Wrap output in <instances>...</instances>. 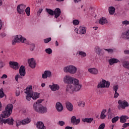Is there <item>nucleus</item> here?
<instances>
[{
	"label": "nucleus",
	"instance_id": "nucleus-1",
	"mask_svg": "<svg viewBox=\"0 0 129 129\" xmlns=\"http://www.w3.org/2000/svg\"><path fill=\"white\" fill-rule=\"evenodd\" d=\"M13 108H14V106L12 104H9L5 108V111H3L0 116V124H6V123H8L9 125H14V119L13 118H8L7 119V117H9L11 114H12V112H13Z\"/></svg>",
	"mask_w": 129,
	"mask_h": 129
},
{
	"label": "nucleus",
	"instance_id": "nucleus-2",
	"mask_svg": "<svg viewBox=\"0 0 129 129\" xmlns=\"http://www.w3.org/2000/svg\"><path fill=\"white\" fill-rule=\"evenodd\" d=\"M42 100H38L34 104L33 108L37 112H39V113H45L47 112V108L44 107L40 103H42Z\"/></svg>",
	"mask_w": 129,
	"mask_h": 129
},
{
	"label": "nucleus",
	"instance_id": "nucleus-3",
	"mask_svg": "<svg viewBox=\"0 0 129 129\" xmlns=\"http://www.w3.org/2000/svg\"><path fill=\"white\" fill-rule=\"evenodd\" d=\"M73 84L74 86L72 85H69L67 86L66 92H68V93L72 94L74 91H79V90L81 89V87H82V86L80 85L79 83H78V84L76 83Z\"/></svg>",
	"mask_w": 129,
	"mask_h": 129
},
{
	"label": "nucleus",
	"instance_id": "nucleus-4",
	"mask_svg": "<svg viewBox=\"0 0 129 129\" xmlns=\"http://www.w3.org/2000/svg\"><path fill=\"white\" fill-rule=\"evenodd\" d=\"M63 82L64 83H67L68 84H75L79 83V81L76 78H74L70 76H66L63 78Z\"/></svg>",
	"mask_w": 129,
	"mask_h": 129
},
{
	"label": "nucleus",
	"instance_id": "nucleus-5",
	"mask_svg": "<svg viewBox=\"0 0 129 129\" xmlns=\"http://www.w3.org/2000/svg\"><path fill=\"white\" fill-rule=\"evenodd\" d=\"M14 40H12V45H16L17 43H24L25 44H28L27 39L23 37L22 35H16L14 36Z\"/></svg>",
	"mask_w": 129,
	"mask_h": 129
},
{
	"label": "nucleus",
	"instance_id": "nucleus-6",
	"mask_svg": "<svg viewBox=\"0 0 129 129\" xmlns=\"http://www.w3.org/2000/svg\"><path fill=\"white\" fill-rule=\"evenodd\" d=\"M63 71L64 72H69L70 74H75L77 72V68L73 65L68 66L64 68Z\"/></svg>",
	"mask_w": 129,
	"mask_h": 129
},
{
	"label": "nucleus",
	"instance_id": "nucleus-7",
	"mask_svg": "<svg viewBox=\"0 0 129 129\" xmlns=\"http://www.w3.org/2000/svg\"><path fill=\"white\" fill-rule=\"evenodd\" d=\"M118 104H119L117 106L118 109L120 110V109H125L126 107H128L129 103L125 100H119L118 101Z\"/></svg>",
	"mask_w": 129,
	"mask_h": 129
},
{
	"label": "nucleus",
	"instance_id": "nucleus-8",
	"mask_svg": "<svg viewBox=\"0 0 129 129\" xmlns=\"http://www.w3.org/2000/svg\"><path fill=\"white\" fill-rule=\"evenodd\" d=\"M110 86V83L108 81H106L105 80H102V81L98 84V88H108Z\"/></svg>",
	"mask_w": 129,
	"mask_h": 129
},
{
	"label": "nucleus",
	"instance_id": "nucleus-9",
	"mask_svg": "<svg viewBox=\"0 0 129 129\" xmlns=\"http://www.w3.org/2000/svg\"><path fill=\"white\" fill-rule=\"evenodd\" d=\"M32 87L33 86H32L27 87L25 91V93L27 94V96H26V99L28 101H30V100H31V98H32Z\"/></svg>",
	"mask_w": 129,
	"mask_h": 129
},
{
	"label": "nucleus",
	"instance_id": "nucleus-10",
	"mask_svg": "<svg viewBox=\"0 0 129 129\" xmlns=\"http://www.w3.org/2000/svg\"><path fill=\"white\" fill-rule=\"evenodd\" d=\"M27 6L24 4H20L17 6V11L19 15H24L25 14V9Z\"/></svg>",
	"mask_w": 129,
	"mask_h": 129
},
{
	"label": "nucleus",
	"instance_id": "nucleus-11",
	"mask_svg": "<svg viewBox=\"0 0 129 129\" xmlns=\"http://www.w3.org/2000/svg\"><path fill=\"white\" fill-rule=\"evenodd\" d=\"M9 66L14 70H18V69L20 68V64H19L17 61H10L9 62Z\"/></svg>",
	"mask_w": 129,
	"mask_h": 129
},
{
	"label": "nucleus",
	"instance_id": "nucleus-12",
	"mask_svg": "<svg viewBox=\"0 0 129 129\" xmlns=\"http://www.w3.org/2000/svg\"><path fill=\"white\" fill-rule=\"evenodd\" d=\"M75 31H77V34H80V35H84L86 33V28L84 27H80L78 29H76Z\"/></svg>",
	"mask_w": 129,
	"mask_h": 129
},
{
	"label": "nucleus",
	"instance_id": "nucleus-13",
	"mask_svg": "<svg viewBox=\"0 0 129 129\" xmlns=\"http://www.w3.org/2000/svg\"><path fill=\"white\" fill-rule=\"evenodd\" d=\"M52 76V73L50 71H45L44 73L42 74V78L43 79H47L50 78Z\"/></svg>",
	"mask_w": 129,
	"mask_h": 129
},
{
	"label": "nucleus",
	"instance_id": "nucleus-14",
	"mask_svg": "<svg viewBox=\"0 0 129 129\" xmlns=\"http://www.w3.org/2000/svg\"><path fill=\"white\" fill-rule=\"evenodd\" d=\"M31 120H32L31 119V118H27L23 120L21 122H19L18 123V122H17V126H19L21 125V124H27L28 123H30V122H31Z\"/></svg>",
	"mask_w": 129,
	"mask_h": 129
},
{
	"label": "nucleus",
	"instance_id": "nucleus-15",
	"mask_svg": "<svg viewBox=\"0 0 129 129\" xmlns=\"http://www.w3.org/2000/svg\"><path fill=\"white\" fill-rule=\"evenodd\" d=\"M88 72L93 75H97L99 73L98 69L95 68L88 69Z\"/></svg>",
	"mask_w": 129,
	"mask_h": 129
},
{
	"label": "nucleus",
	"instance_id": "nucleus-16",
	"mask_svg": "<svg viewBox=\"0 0 129 129\" xmlns=\"http://www.w3.org/2000/svg\"><path fill=\"white\" fill-rule=\"evenodd\" d=\"M71 122L74 125H77L80 123V118L76 119L75 116H73L71 118Z\"/></svg>",
	"mask_w": 129,
	"mask_h": 129
},
{
	"label": "nucleus",
	"instance_id": "nucleus-17",
	"mask_svg": "<svg viewBox=\"0 0 129 129\" xmlns=\"http://www.w3.org/2000/svg\"><path fill=\"white\" fill-rule=\"evenodd\" d=\"M28 63L31 68H32L33 69H34V68H35L36 63L35 59L33 58L28 59Z\"/></svg>",
	"mask_w": 129,
	"mask_h": 129
},
{
	"label": "nucleus",
	"instance_id": "nucleus-18",
	"mask_svg": "<svg viewBox=\"0 0 129 129\" xmlns=\"http://www.w3.org/2000/svg\"><path fill=\"white\" fill-rule=\"evenodd\" d=\"M19 74L21 76H25L26 75V68L25 66H21L19 69Z\"/></svg>",
	"mask_w": 129,
	"mask_h": 129
},
{
	"label": "nucleus",
	"instance_id": "nucleus-19",
	"mask_svg": "<svg viewBox=\"0 0 129 129\" xmlns=\"http://www.w3.org/2000/svg\"><path fill=\"white\" fill-rule=\"evenodd\" d=\"M53 15H54V18L57 19L61 15V10L59 8H56L53 11Z\"/></svg>",
	"mask_w": 129,
	"mask_h": 129
},
{
	"label": "nucleus",
	"instance_id": "nucleus-20",
	"mask_svg": "<svg viewBox=\"0 0 129 129\" xmlns=\"http://www.w3.org/2000/svg\"><path fill=\"white\" fill-rule=\"evenodd\" d=\"M55 107L57 111L59 112H61V111L63 110V105H62V104L59 102H57L56 103Z\"/></svg>",
	"mask_w": 129,
	"mask_h": 129
},
{
	"label": "nucleus",
	"instance_id": "nucleus-21",
	"mask_svg": "<svg viewBox=\"0 0 129 129\" xmlns=\"http://www.w3.org/2000/svg\"><path fill=\"white\" fill-rule=\"evenodd\" d=\"M49 88H50L52 91H56L60 89V87L57 84H53L52 85H49Z\"/></svg>",
	"mask_w": 129,
	"mask_h": 129
},
{
	"label": "nucleus",
	"instance_id": "nucleus-22",
	"mask_svg": "<svg viewBox=\"0 0 129 129\" xmlns=\"http://www.w3.org/2000/svg\"><path fill=\"white\" fill-rule=\"evenodd\" d=\"M66 106L69 111H72L73 110V105L70 102H66Z\"/></svg>",
	"mask_w": 129,
	"mask_h": 129
},
{
	"label": "nucleus",
	"instance_id": "nucleus-23",
	"mask_svg": "<svg viewBox=\"0 0 129 129\" xmlns=\"http://www.w3.org/2000/svg\"><path fill=\"white\" fill-rule=\"evenodd\" d=\"M108 62L109 65L111 66L116 63H118V62H119V60L117 58H111L108 60Z\"/></svg>",
	"mask_w": 129,
	"mask_h": 129
},
{
	"label": "nucleus",
	"instance_id": "nucleus-24",
	"mask_svg": "<svg viewBox=\"0 0 129 129\" xmlns=\"http://www.w3.org/2000/svg\"><path fill=\"white\" fill-rule=\"evenodd\" d=\"M121 38L123 39H127L129 40V30L122 33Z\"/></svg>",
	"mask_w": 129,
	"mask_h": 129
},
{
	"label": "nucleus",
	"instance_id": "nucleus-25",
	"mask_svg": "<svg viewBox=\"0 0 129 129\" xmlns=\"http://www.w3.org/2000/svg\"><path fill=\"white\" fill-rule=\"evenodd\" d=\"M36 126L39 129H46V127L44 125V123L42 122L39 121L36 124Z\"/></svg>",
	"mask_w": 129,
	"mask_h": 129
},
{
	"label": "nucleus",
	"instance_id": "nucleus-26",
	"mask_svg": "<svg viewBox=\"0 0 129 129\" xmlns=\"http://www.w3.org/2000/svg\"><path fill=\"white\" fill-rule=\"evenodd\" d=\"M128 116L126 115L121 116L120 117V121L122 123H124V122H126V119H128Z\"/></svg>",
	"mask_w": 129,
	"mask_h": 129
},
{
	"label": "nucleus",
	"instance_id": "nucleus-27",
	"mask_svg": "<svg viewBox=\"0 0 129 129\" xmlns=\"http://www.w3.org/2000/svg\"><path fill=\"white\" fill-rule=\"evenodd\" d=\"M106 112V109H104L102 110L101 114H100L101 119H104V118H105V117H106V115H105Z\"/></svg>",
	"mask_w": 129,
	"mask_h": 129
},
{
	"label": "nucleus",
	"instance_id": "nucleus-28",
	"mask_svg": "<svg viewBox=\"0 0 129 129\" xmlns=\"http://www.w3.org/2000/svg\"><path fill=\"white\" fill-rule=\"evenodd\" d=\"M107 20L104 17H102L99 20V24H100V25H104V24H107Z\"/></svg>",
	"mask_w": 129,
	"mask_h": 129
},
{
	"label": "nucleus",
	"instance_id": "nucleus-29",
	"mask_svg": "<svg viewBox=\"0 0 129 129\" xmlns=\"http://www.w3.org/2000/svg\"><path fill=\"white\" fill-rule=\"evenodd\" d=\"M108 10L110 15H113L115 13V8L112 6L109 7Z\"/></svg>",
	"mask_w": 129,
	"mask_h": 129
},
{
	"label": "nucleus",
	"instance_id": "nucleus-30",
	"mask_svg": "<svg viewBox=\"0 0 129 129\" xmlns=\"http://www.w3.org/2000/svg\"><path fill=\"white\" fill-rule=\"evenodd\" d=\"M31 97L32 98L35 100L37 98H39V94L37 93H33L32 91V93H31Z\"/></svg>",
	"mask_w": 129,
	"mask_h": 129
},
{
	"label": "nucleus",
	"instance_id": "nucleus-31",
	"mask_svg": "<svg viewBox=\"0 0 129 129\" xmlns=\"http://www.w3.org/2000/svg\"><path fill=\"white\" fill-rule=\"evenodd\" d=\"M92 120H93V118H86L85 119H83L82 121L84 122H88V123H91L92 122Z\"/></svg>",
	"mask_w": 129,
	"mask_h": 129
},
{
	"label": "nucleus",
	"instance_id": "nucleus-32",
	"mask_svg": "<svg viewBox=\"0 0 129 129\" xmlns=\"http://www.w3.org/2000/svg\"><path fill=\"white\" fill-rule=\"evenodd\" d=\"M95 52H96L98 55H100V53H101V49L99 46H96L95 47Z\"/></svg>",
	"mask_w": 129,
	"mask_h": 129
},
{
	"label": "nucleus",
	"instance_id": "nucleus-33",
	"mask_svg": "<svg viewBox=\"0 0 129 129\" xmlns=\"http://www.w3.org/2000/svg\"><path fill=\"white\" fill-rule=\"evenodd\" d=\"M45 11L49 15H50V16H54V11L50 9L46 8L45 9Z\"/></svg>",
	"mask_w": 129,
	"mask_h": 129
},
{
	"label": "nucleus",
	"instance_id": "nucleus-34",
	"mask_svg": "<svg viewBox=\"0 0 129 129\" xmlns=\"http://www.w3.org/2000/svg\"><path fill=\"white\" fill-rule=\"evenodd\" d=\"M25 13L28 17H30L31 15L30 8L29 7H28L26 9H25Z\"/></svg>",
	"mask_w": 129,
	"mask_h": 129
},
{
	"label": "nucleus",
	"instance_id": "nucleus-35",
	"mask_svg": "<svg viewBox=\"0 0 129 129\" xmlns=\"http://www.w3.org/2000/svg\"><path fill=\"white\" fill-rule=\"evenodd\" d=\"M78 105L80 107H84L85 106V102L84 101H80L78 103Z\"/></svg>",
	"mask_w": 129,
	"mask_h": 129
},
{
	"label": "nucleus",
	"instance_id": "nucleus-36",
	"mask_svg": "<svg viewBox=\"0 0 129 129\" xmlns=\"http://www.w3.org/2000/svg\"><path fill=\"white\" fill-rule=\"evenodd\" d=\"M5 96V93H4V89L3 88L0 89V98H3Z\"/></svg>",
	"mask_w": 129,
	"mask_h": 129
},
{
	"label": "nucleus",
	"instance_id": "nucleus-37",
	"mask_svg": "<svg viewBox=\"0 0 129 129\" xmlns=\"http://www.w3.org/2000/svg\"><path fill=\"white\" fill-rule=\"evenodd\" d=\"M45 52L47 54H48V55H50V54H52V49L48 48L45 49Z\"/></svg>",
	"mask_w": 129,
	"mask_h": 129
},
{
	"label": "nucleus",
	"instance_id": "nucleus-38",
	"mask_svg": "<svg viewBox=\"0 0 129 129\" xmlns=\"http://www.w3.org/2000/svg\"><path fill=\"white\" fill-rule=\"evenodd\" d=\"M118 86L117 85H114L112 87V89L114 92H117V90H118Z\"/></svg>",
	"mask_w": 129,
	"mask_h": 129
},
{
	"label": "nucleus",
	"instance_id": "nucleus-39",
	"mask_svg": "<svg viewBox=\"0 0 129 129\" xmlns=\"http://www.w3.org/2000/svg\"><path fill=\"white\" fill-rule=\"evenodd\" d=\"M79 55L82 56V57H86V53L84 51H79Z\"/></svg>",
	"mask_w": 129,
	"mask_h": 129
},
{
	"label": "nucleus",
	"instance_id": "nucleus-40",
	"mask_svg": "<svg viewBox=\"0 0 129 129\" xmlns=\"http://www.w3.org/2000/svg\"><path fill=\"white\" fill-rule=\"evenodd\" d=\"M15 93L16 96H19L21 94V89L19 88H17Z\"/></svg>",
	"mask_w": 129,
	"mask_h": 129
},
{
	"label": "nucleus",
	"instance_id": "nucleus-41",
	"mask_svg": "<svg viewBox=\"0 0 129 129\" xmlns=\"http://www.w3.org/2000/svg\"><path fill=\"white\" fill-rule=\"evenodd\" d=\"M6 66V63H5V62L3 60L0 61V69H2V68H4Z\"/></svg>",
	"mask_w": 129,
	"mask_h": 129
},
{
	"label": "nucleus",
	"instance_id": "nucleus-42",
	"mask_svg": "<svg viewBox=\"0 0 129 129\" xmlns=\"http://www.w3.org/2000/svg\"><path fill=\"white\" fill-rule=\"evenodd\" d=\"M104 50H105V51H107L109 54H112V53H113V49L112 48L104 49Z\"/></svg>",
	"mask_w": 129,
	"mask_h": 129
},
{
	"label": "nucleus",
	"instance_id": "nucleus-43",
	"mask_svg": "<svg viewBox=\"0 0 129 129\" xmlns=\"http://www.w3.org/2000/svg\"><path fill=\"white\" fill-rule=\"evenodd\" d=\"M118 116H116L114 117V118H113L112 119V123H114V122H116V121H117V120H118Z\"/></svg>",
	"mask_w": 129,
	"mask_h": 129
},
{
	"label": "nucleus",
	"instance_id": "nucleus-44",
	"mask_svg": "<svg viewBox=\"0 0 129 129\" xmlns=\"http://www.w3.org/2000/svg\"><path fill=\"white\" fill-rule=\"evenodd\" d=\"M51 40H52V38L51 37H49V38L44 39V43H45V44H47V43H49V42H50L51 41Z\"/></svg>",
	"mask_w": 129,
	"mask_h": 129
},
{
	"label": "nucleus",
	"instance_id": "nucleus-45",
	"mask_svg": "<svg viewBox=\"0 0 129 129\" xmlns=\"http://www.w3.org/2000/svg\"><path fill=\"white\" fill-rule=\"evenodd\" d=\"M73 24L75 26H77V25H79V21L78 20H74L73 21Z\"/></svg>",
	"mask_w": 129,
	"mask_h": 129
},
{
	"label": "nucleus",
	"instance_id": "nucleus-46",
	"mask_svg": "<svg viewBox=\"0 0 129 129\" xmlns=\"http://www.w3.org/2000/svg\"><path fill=\"white\" fill-rule=\"evenodd\" d=\"M122 24L124 26H127V25H129V21L127 20H124L122 22Z\"/></svg>",
	"mask_w": 129,
	"mask_h": 129
},
{
	"label": "nucleus",
	"instance_id": "nucleus-47",
	"mask_svg": "<svg viewBox=\"0 0 129 129\" xmlns=\"http://www.w3.org/2000/svg\"><path fill=\"white\" fill-rule=\"evenodd\" d=\"M19 78H22L21 75L18 74L15 76V80L18 82L19 81Z\"/></svg>",
	"mask_w": 129,
	"mask_h": 129
},
{
	"label": "nucleus",
	"instance_id": "nucleus-48",
	"mask_svg": "<svg viewBox=\"0 0 129 129\" xmlns=\"http://www.w3.org/2000/svg\"><path fill=\"white\" fill-rule=\"evenodd\" d=\"M104 127H105V124L103 123L99 126L98 129H104Z\"/></svg>",
	"mask_w": 129,
	"mask_h": 129
},
{
	"label": "nucleus",
	"instance_id": "nucleus-49",
	"mask_svg": "<svg viewBox=\"0 0 129 129\" xmlns=\"http://www.w3.org/2000/svg\"><path fill=\"white\" fill-rule=\"evenodd\" d=\"M58 124H59V125H60V126H63V125H64L65 124V122H64L63 121H59Z\"/></svg>",
	"mask_w": 129,
	"mask_h": 129
},
{
	"label": "nucleus",
	"instance_id": "nucleus-50",
	"mask_svg": "<svg viewBox=\"0 0 129 129\" xmlns=\"http://www.w3.org/2000/svg\"><path fill=\"white\" fill-rule=\"evenodd\" d=\"M119 96V94L117 93V92H115V93L114 94V98H117Z\"/></svg>",
	"mask_w": 129,
	"mask_h": 129
},
{
	"label": "nucleus",
	"instance_id": "nucleus-51",
	"mask_svg": "<svg viewBox=\"0 0 129 129\" xmlns=\"http://www.w3.org/2000/svg\"><path fill=\"white\" fill-rule=\"evenodd\" d=\"M127 126H129V123H124L122 125V127H124V128H125L126 127H127Z\"/></svg>",
	"mask_w": 129,
	"mask_h": 129
},
{
	"label": "nucleus",
	"instance_id": "nucleus-52",
	"mask_svg": "<svg viewBox=\"0 0 129 129\" xmlns=\"http://www.w3.org/2000/svg\"><path fill=\"white\" fill-rule=\"evenodd\" d=\"M7 78H8V75L6 74H4L1 77L2 79H7Z\"/></svg>",
	"mask_w": 129,
	"mask_h": 129
},
{
	"label": "nucleus",
	"instance_id": "nucleus-53",
	"mask_svg": "<svg viewBox=\"0 0 129 129\" xmlns=\"http://www.w3.org/2000/svg\"><path fill=\"white\" fill-rule=\"evenodd\" d=\"M34 49H35V45L32 44L30 47V51H34Z\"/></svg>",
	"mask_w": 129,
	"mask_h": 129
},
{
	"label": "nucleus",
	"instance_id": "nucleus-54",
	"mask_svg": "<svg viewBox=\"0 0 129 129\" xmlns=\"http://www.w3.org/2000/svg\"><path fill=\"white\" fill-rule=\"evenodd\" d=\"M1 37H2V38H4V37H6V36H7V34L5 32H3L1 34Z\"/></svg>",
	"mask_w": 129,
	"mask_h": 129
},
{
	"label": "nucleus",
	"instance_id": "nucleus-55",
	"mask_svg": "<svg viewBox=\"0 0 129 129\" xmlns=\"http://www.w3.org/2000/svg\"><path fill=\"white\" fill-rule=\"evenodd\" d=\"M2 28H3V22L0 20V31L2 30Z\"/></svg>",
	"mask_w": 129,
	"mask_h": 129
},
{
	"label": "nucleus",
	"instance_id": "nucleus-56",
	"mask_svg": "<svg viewBox=\"0 0 129 129\" xmlns=\"http://www.w3.org/2000/svg\"><path fill=\"white\" fill-rule=\"evenodd\" d=\"M73 128V127L72 126H67L65 127V129H72Z\"/></svg>",
	"mask_w": 129,
	"mask_h": 129
},
{
	"label": "nucleus",
	"instance_id": "nucleus-57",
	"mask_svg": "<svg viewBox=\"0 0 129 129\" xmlns=\"http://www.w3.org/2000/svg\"><path fill=\"white\" fill-rule=\"evenodd\" d=\"M43 12V9H40L37 12L38 14H41Z\"/></svg>",
	"mask_w": 129,
	"mask_h": 129
},
{
	"label": "nucleus",
	"instance_id": "nucleus-58",
	"mask_svg": "<svg viewBox=\"0 0 129 129\" xmlns=\"http://www.w3.org/2000/svg\"><path fill=\"white\" fill-rule=\"evenodd\" d=\"M2 110H3V107H2V103L0 102V111H2Z\"/></svg>",
	"mask_w": 129,
	"mask_h": 129
},
{
	"label": "nucleus",
	"instance_id": "nucleus-59",
	"mask_svg": "<svg viewBox=\"0 0 129 129\" xmlns=\"http://www.w3.org/2000/svg\"><path fill=\"white\" fill-rule=\"evenodd\" d=\"M81 0H74V3L76 4L77 3H79Z\"/></svg>",
	"mask_w": 129,
	"mask_h": 129
},
{
	"label": "nucleus",
	"instance_id": "nucleus-60",
	"mask_svg": "<svg viewBox=\"0 0 129 129\" xmlns=\"http://www.w3.org/2000/svg\"><path fill=\"white\" fill-rule=\"evenodd\" d=\"M124 53L125 54H129V50H125Z\"/></svg>",
	"mask_w": 129,
	"mask_h": 129
},
{
	"label": "nucleus",
	"instance_id": "nucleus-61",
	"mask_svg": "<svg viewBox=\"0 0 129 129\" xmlns=\"http://www.w3.org/2000/svg\"><path fill=\"white\" fill-rule=\"evenodd\" d=\"M55 45L59 46V43H58V41H55Z\"/></svg>",
	"mask_w": 129,
	"mask_h": 129
},
{
	"label": "nucleus",
	"instance_id": "nucleus-62",
	"mask_svg": "<svg viewBox=\"0 0 129 129\" xmlns=\"http://www.w3.org/2000/svg\"><path fill=\"white\" fill-rule=\"evenodd\" d=\"M46 85L45 84V83H42L41 84V86H42V87H45V86Z\"/></svg>",
	"mask_w": 129,
	"mask_h": 129
},
{
	"label": "nucleus",
	"instance_id": "nucleus-63",
	"mask_svg": "<svg viewBox=\"0 0 129 129\" xmlns=\"http://www.w3.org/2000/svg\"><path fill=\"white\" fill-rule=\"evenodd\" d=\"M2 5H3V1L0 0V6H2Z\"/></svg>",
	"mask_w": 129,
	"mask_h": 129
},
{
	"label": "nucleus",
	"instance_id": "nucleus-64",
	"mask_svg": "<svg viewBox=\"0 0 129 129\" xmlns=\"http://www.w3.org/2000/svg\"><path fill=\"white\" fill-rule=\"evenodd\" d=\"M56 2H64V0H56Z\"/></svg>",
	"mask_w": 129,
	"mask_h": 129
}]
</instances>
